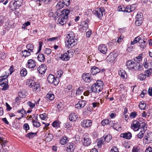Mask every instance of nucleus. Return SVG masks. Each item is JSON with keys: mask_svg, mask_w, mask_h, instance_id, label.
I'll list each match as a JSON object with an SVG mask.
<instances>
[{"mask_svg": "<svg viewBox=\"0 0 152 152\" xmlns=\"http://www.w3.org/2000/svg\"><path fill=\"white\" fill-rule=\"evenodd\" d=\"M75 34L73 31H70L68 32L65 42L66 47L69 49L70 48L77 44V40L75 39Z\"/></svg>", "mask_w": 152, "mask_h": 152, "instance_id": "f257e3e1", "label": "nucleus"}, {"mask_svg": "<svg viewBox=\"0 0 152 152\" xmlns=\"http://www.w3.org/2000/svg\"><path fill=\"white\" fill-rule=\"evenodd\" d=\"M70 12L69 10L64 9L60 12L61 14H59L60 17L57 20L58 24L63 26L65 24L67 21L68 16Z\"/></svg>", "mask_w": 152, "mask_h": 152, "instance_id": "f03ea898", "label": "nucleus"}, {"mask_svg": "<svg viewBox=\"0 0 152 152\" xmlns=\"http://www.w3.org/2000/svg\"><path fill=\"white\" fill-rule=\"evenodd\" d=\"M104 83L103 82L98 80L96 83L91 86V92L94 93H98L103 88Z\"/></svg>", "mask_w": 152, "mask_h": 152, "instance_id": "7ed1b4c3", "label": "nucleus"}, {"mask_svg": "<svg viewBox=\"0 0 152 152\" xmlns=\"http://www.w3.org/2000/svg\"><path fill=\"white\" fill-rule=\"evenodd\" d=\"M9 75L7 72H5V75L0 77V85L2 88V90H6L8 88V79H7Z\"/></svg>", "mask_w": 152, "mask_h": 152, "instance_id": "20e7f679", "label": "nucleus"}, {"mask_svg": "<svg viewBox=\"0 0 152 152\" xmlns=\"http://www.w3.org/2000/svg\"><path fill=\"white\" fill-rule=\"evenodd\" d=\"M126 65L130 70L140 71L142 68L140 63L134 62L132 60L128 61L126 63Z\"/></svg>", "mask_w": 152, "mask_h": 152, "instance_id": "39448f33", "label": "nucleus"}, {"mask_svg": "<svg viewBox=\"0 0 152 152\" xmlns=\"http://www.w3.org/2000/svg\"><path fill=\"white\" fill-rule=\"evenodd\" d=\"M143 141L145 144L152 142V132L149 131L146 132L144 135Z\"/></svg>", "mask_w": 152, "mask_h": 152, "instance_id": "423d86ee", "label": "nucleus"}, {"mask_svg": "<svg viewBox=\"0 0 152 152\" xmlns=\"http://www.w3.org/2000/svg\"><path fill=\"white\" fill-rule=\"evenodd\" d=\"M82 138V142L84 146H87L90 145L91 142V140L88 134H85L83 135Z\"/></svg>", "mask_w": 152, "mask_h": 152, "instance_id": "0eeeda50", "label": "nucleus"}, {"mask_svg": "<svg viewBox=\"0 0 152 152\" xmlns=\"http://www.w3.org/2000/svg\"><path fill=\"white\" fill-rule=\"evenodd\" d=\"M47 80L49 83L53 84L55 86L57 85L59 82L58 78L55 77L54 75H48Z\"/></svg>", "mask_w": 152, "mask_h": 152, "instance_id": "6e6552de", "label": "nucleus"}, {"mask_svg": "<svg viewBox=\"0 0 152 152\" xmlns=\"http://www.w3.org/2000/svg\"><path fill=\"white\" fill-rule=\"evenodd\" d=\"M104 10L103 8H96L95 10L92 12V13L96 16L99 18H101L103 16V12H104Z\"/></svg>", "mask_w": 152, "mask_h": 152, "instance_id": "1a4fd4ad", "label": "nucleus"}, {"mask_svg": "<svg viewBox=\"0 0 152 152\" xmlns=\"http://www.w3.org/2000/svg\"><path fill=\"white\" fill-rule=\"evenodd\" d=\"M82 78L86 83H90L92 80L91 75L89 73H83L82 75Z\"/></svg>", "mask_w": 152, "mask_h": 152, "instance_id": "9d476101", "label": "nucleus"}, {"mask_svg": "<svg viewBox=\"0 0 152 152\" xmlns=\"http://www.w3.org/2000/svg\"><path fill=\"white\" fill-rule=\"evenodd\" d=\"M29 86L32 88L34 91H39L40 90V85L38 84H36L34 81H32L30 83Z\"/></svg>", "mask_w": 152, "mask_h": 152, "instance_id": "9b49d317", "label": "nucleus"}, {"mask_svg": "<svg viewBox=\"0 0 152 152\" xmlns=\"http://www.w3.org/2000/svg\"><path fill=\"white\" fill-rule=\"evenodd\" d=\"M23 0H15L11 5L12 10H16L18 9L22 4Z\"/></svg>", "mask_w": 152, "mask_h": 152, "instance_id": "f8f14e48", "label": "nucleus"}, {"mask_svg": "<svg viewBox=\"0 0 152 152\" xmlns=\"http://www.w3.org/2000/svg\"><path fill=\"white\" fill-rule=\"evenodd\" d=\"M144 61L143 65L145 68L146 69H152V60L149 59L147 60V58H145Z\"/></svg>", "mask_w": 152, "mask_h": 152, "instance_id": "ddd939ff", "label": "nucleus"}, {"mask_svg": "<svg viewBox=\"0 0 152 152\" xmlns=\"http://www.w3.org/2000/svg\"><path fill=\"white\" fill-rule=\"evenodd\" d=\"M131 129L135 131H138L140 128V122L137 120L133 121L131 124Z\"/></svg>", "mask_w": 152, "mask_h": 152, "instance_id": "4468645a", "label": "nucleus"}, {"mask_svg": "<svg viewBox=\"0 0 152 152\" xmlns=\"http://www.w3.org/2000/svg\"><path fill=\"white\" fill-rule=\"evenodd\" d=\"M117 55L115 53H111L106 58L108 62H113L117 56Z\"/></svg>", "mask_w": 152, "mask_h": 152, "instance_id": "2eb2a0df", "label": "nucleus"}, {"mask_svg": "<svg viewBox=\"0 0 152 152\" xmlns=\"http://www.w3.org/2000/svg\"><path fill=\"white\" fill-rule=\"evenodd\" d=\"M47 69V66L45 64H41L37 68V70L39 74L41 75L44 74Z\"/></svg>", "mask_w": 152, "mask_h": 152, "instance_id": "dca6fc26", "label": "nucleus"}, {"mask_svg": "<svg viewBox=\"0 0 152 152\" xmlns=\"http://www.w3.org/2000/svg\"><path fill=\"white\" fill-rule=\"evenodd\" d=\"M92 122L89 120H83L81 122V125L84 128H88L91 125Z\"/></svg>", "mask_w": 152, "mask_h": 152, "instance_id": "f3484780", "label": "nucleus"}, {"mask_svg": "<svg viewBox=\"0 0 152 152\" xmlns=\"http://www.w3.org/2000/svg\"><path fill=\"white\" fill-rule=\"evenodd\" d=\"M36 61L34 60L30 59L28 60L26 66L29 68H33L36 66Z\"/></svg>", "mask_w": 152, "mask_h": 152, "instance_id": "a211bd4d", "label": "nucleus"}, {"mask_svg": "<svg viewBox=\"0 0 152 152\" xmlns=\"http://www.w3.org/2000/svg\"><path fill=\"white\" fill-rule=\"evenodd\" d=\"M87 102L85 100H80L75 105L76 108L80 109L84 107Z\"/></svg>", "mask_w": 152, "mask_h": 152, "instance_id": "6ab92c4d", "label": "nucleus"}, {"mask_svg": "<svg viewBox=\"0 0 152 152\" xmlns=\"http://www.w3.org/2000/svg\"><path fill=\"white\" fill-rule=\"evenodd\" d=\"M69 51L67 50L66 53L61 54L59 58L62 61H67L69 60L70 58L69 56Z\"/></svg>", "mask_w": 152, "mask_h": 152, "instance_id": "aec40b11", "label": "nucleus"}, {"mask_svg": "<svg viewBox=\"0 0 152 152\" xmlns=\"http://www.w3.org/2000/svg\"><path fill=\"white\" fill-rule=\"evenodd\" d=\"M120 136L125 139L130 140L132 138V134L129 132L125 133H122L120 134Z\"/></svg>", "mask_w": 152, "mask_h": 152, "instance_id": "412c9836", "label": "nucleus"}, {"mask_svg": "<svg viewBox=\"0 0 152 152\" xmlns=\"http://www.w3.org/2000/svg\"><path fill=\"white\" fill-rule=\"evenodd\" d=\"M67 149L66 150L68 152H72L75 149V145L73 143H69L67 144Z\"/></svg>", "mask_w": 152, "mask_h": 152, "instance_id": "4be33fe9", "label": "nucleus"}, {"mask_svg": "<svg viewBox=\"0 0 152 152\" xmlns=\"http://www.w3.org/2000/svg\"><path fill=\"white\" fill-rule=\"evenodd\" d=\"M135 4H133L132 5H128L126 6V12H130L134 11L136 8Z\"/></svg>", "mask_w": 152, "mask_h": 152, "instance_id": "5701e85b", "label": "nucleus"}, {"mask_svg": "<svg viewBox=\"0 0 152 152\" xmlns=\"http://www.w3.org/2000/svg\"><path fill=\"white\" fill-rule=\"evenodd\" d=\"M31 52L27 50H23L21 52V56L24 58H26L29 56L31 55Z\"/></svg>", "mask_w": 152, "mask_h": 152, "instance_id": "b1692460", "label": "nucleus"}, {"mask_svg": "<svg viewBox=\"0 0 152 152\" xmlns=\"http://www.w3.org/2000/svg\"><path fill=\"white\" fill-rule=\"evenodd\" d=\"M64 3L61 1H59L58 2L57 4L56 5V9H57V15L58 16V13H59V14H60L59 12H61L60 11H58V10H59L60 9H61L62 8L64 7Z\"/></svg>", "mask_w": 152, "mask_h": 152, "instance_id": "393cba45", "label": "nucleus"}, {"mask_svg": "<svg viewBox=\"0 0 152 152\" xmlns=\"http://www.w3.org/2000/svg\"><path fill=\"white\" fill-rule=\"evenodd\" d=\"M78 116L75 113H71L69 116V119L70 121H76Z\"/></svg>", "mask_w": 152, "mask_h": 152, "instance_id": "a878e982", "label": "nucleus"}, {"mask_svg": "<svg viewBox=\"0 0 152 152\" xmlns=\"http://www.w3.org/2000/svg\"><path fill=\"white\" fill-rule=\"evenodd\" d=\"M118 74L120 76L124 79H126L127 77V75L125 71L123 69H120L118 71Z\"/></svg>", "mask_w": 152, "mask_h": 152, "instance_id": "bb28decb", "label": "nucleus"}, {"mask_svg": "<svg viewBox=\"0 0 152 152\" xmlns=\"http://www.w3.org/2000/svg\"><path fill=\"white\" fill-rule=\"evenodd\" d=\"M91 73L93 75H94L100 72L99 69L96 66H93L91 69Z\"/></svg>", "mask_w": 152, "mask_h": 152, "instance_id": "cd10ccee", "label": "nucleus"}, {"mask_svg": "<svg viewBox=\"0 0 152 152\" xmlns=\"http://www.w3.org/2000/svg\"><path fill=\"white\" fill-rule=\"evenodd\" d=\"M146 41L147 40H145L142 39L141 40V41L139 42L140 46L141 48L144 49L146 47L147 45Z\"/></svg>", "mask_w": 152, "mask_h": 152, "instance_id": "c85d7f7f", "label": "nucleus"}, {"mask_svg": "<svg viewBox=\"0 0 152 152\" xmlns=\"http://www.w3.org/2000/svg\"><path fill=\"white\" fill-rule=\"evenodd\" d=\"M45 136L46 137L45 139L48 142L50 141L53 137V134L50 133H46Z\"/></svg>", "mask_w": 152, "mask_h": 152, "instance_id": "c756f323", "label": "nucleus"}, {"mask_svg": "<svg viewBox=\"0 0 152 152\" xmlns=\"http://www.w3.org/2000/svg\"><path fill=\"white\" fill-rule=\"evenodd\" d=\"M46 98L49 99L50 100H53L54 99V95L51 92H50L48 93L46 95Z\"/></svg>", "mask_w": 152, "mask_h": 152, "instance_id": "7c9ffc66", "label": "nucleus"}, {"mask_svg": "<svg viewBox=\"0 0 152 152\" xmlns=\"http://www.w3.org/2000/svg\"><path fill=\"white\" fill-rule=\"evenodd\" d=\"M146 107V104L145 103V102L143 101H141L139 105V108L141 110H145V107Z\"/></svg>", "mask_w": 152, "mask_h": 152, "instance_id": "2f4dec72", "label": "nucleus"}, {"mask_svg": "<svg viewBox=\"0 0 152 152\" xmlns=\"http://www.w3.org/2000/svg\"><path fill=\"white\" fill-rule=\"evenodd\" d=\"M68 141L67 137L66 136L63 137L60 140V143L62 145L65 144Z\"/></svg>", "mask_w": 152, "mask_h": 152, "instance_id": "473e14b6", "label": "nucleus"}, {"mask_svg": "<svg viewBox=\"0 0 152 152\" xmlns=\"http://www.w3.org/2000/svg\"><path fill=\"white\" fill-rule=\"evenodd\" d=\"M140 127H141V130L145 131L147 129V126L146 124L144 122L140 123Z\"/></svg>", "mask_w": 152, "mask_h": 152, "instance_id": "72a5a7b5", "label": "nucleus"}, {"mask_svg": "<svg viewBox=\"0 0 152 152\" xmlns=\"http://www.w3.org/2000/svg\"><path fill=\"white\" fill-rule=\"evenodd\" d=\"M27 50L30 51L31 52L33 53V50L34 49V46L33 45L31 44H27L26 46Z\"/></svg>", "mask_w": 152, "mask_h": 152, "instance_id": "f704fd0d", "label": "nucleus"}, {"mask_svg": "<svg viewBox=\"0 0 152 152\" xmlns=\"http://www.w3.org/2000/svg\"><path fill=\"white\" fill-rule=\"evenodd\" d=\"M37 59L39 61H44L45 60V57L44 55L42 53L39 54L37 56Z\"/></svg>", "mask_w": 152, "mask_h": 152, "instance_id": "c9c22d12", "label": "nucleus"}, {"mask_svg": "<svg viewBox=\"0 0 152 152\" xmlns=\"http://www.w3.org/2000/svg\"><path fill=\"white\" fill-rule=\"evenodd\" d=\"M104 141V137H103L101 138L97 142V146L99 148H100L101 147V145L103 144V142Z\"/></svg>", "mask_w": 152, "mask_h": 152, "instance_id": "e433bc0d", "label": "nucleus"}, {"mask_svg": "<svg viewBox=\"0 0 152 152\" xmlns=\"http://www.w3.org/2000/svg\"><path fill=\"white\" fill-rule=\"evenodd\" d=\"M142 59V54H140V55L136 57L134 59V60L136 63H139L141 61Z\"/></svg>", "mask_w": 152, "mask_h": 152, "instance_id": "4c0bfd02", "label": "nucleus"}, {"mask_svg": "<svg viewBox=\"0 0 152 152\" xmlns=\"http://www.w3.org/2000/svg\"><path fill=\"white\" fill-rule=\"evenodd\" d=\"M117 10L118 11H122L126 12L127 9H126V7H125L124 6L122 5L118 6Z\"/></svg>", "mask_w": 152, "mask_h": 152, "instance_id": "58836bf2", "label": "nucleus"}, {"mask_svg": "<svg viewBox=\"0 0 152 152\" xmlns=\"http://www.w3.org/2000/svg\"><path fill=\"white\" fill-rule=\"evenodd\" d=\"M98 49L100 52L104 54V46L103 45L101 44L99 45L98 47Z\"/></svg>", "mask_w": 152, "mask_h": 152, "instance_id": "ea45409f", "label": "nucleus"}, {"mask_svg": "<svg viewBox=\"0 0 152 152\" xmlns=\"http://www.w3.org/2000/svg\"><path fill=\"white\" fill-rule=\"evenodd\" d=\"M143 15L141 12H138L137 13V15L136 16V18L138 20H143Z\"/></svg>", "mask_w": 152, "mask_h": 152, "instance_id": "a19ab883", "label": "nucleus"}, {"mask_svg": "<svg viewBox=\"0 0 152 152\" xmlns=\"http://www.w3.org/2000/svg\"><path fill=\"white\" fill-rule=\"evenodd\" d=\"M26 92L22 90L19 91L18 93V96L21 98H24L26 95Z\"/></svg>", "mask_w": 152, "mask_h": 152, "instance_id": "79ce46f5", "label": "nucleus"}, {"mask_svg": "<svg viewBox=\"0 0 152 152\" xmlns=\"http://www.w3.org/2000/svg\"><path fill=\"white\" fill-rule=\"evenodd\" d=\"M32 123L34 126L38 128L40 126V124L39 122L36 121L34 119H32Z\"/></svg>", "mask_w": 152, "mask_h": 152, "instance_id": "37998d69", "label": "nucleus"}, {"mask_svg": "<svg viewBox=\"0 0 152 152\" xmlns=\"http://www.w3.org/2000/svg\"><path fill=\"white\" fill-rule=\"evenodd\" d=\"M36 134V133H33L32 132H30L28 133L26 135L27 137L30 139L33 138Z\"/></svg>", "mask_w": 152, "mask_h": 152, "instance_id": "c03bdc74", "label": "nucleus"}, {"mask_svg": "<svg viewBox=\"0 0 152 152\" xmlns=\"http://www.w3.org/2000/svg\"><path fill=\"white\" fill-rule=\"evenodd\" d=\"M27 72L26 69L25 68H23L20 72V74L22 76H25L26 75Z\"/></svg>", "mask_w": 152, "mask_h": 152, "instance_id": "a18cd8bd", "label": "nucleus"}, {"mask_svg": "<svg viewBox=\"0 0 152 152\" xmlns=\"http://www.w3.org/2000/svg\"><path fill=\"white\" fill-rule=\"evenodd\" d=\"M145 131L141 130L137 134V137L139 139L142 138L144 136V134L145 133Z\"/></svg>", "mask_w": 152, "mask_h": 152, "instance_id": "49530a36", "label": "nucleus"}, {"mask_svg": "<svg viewBox=\"0 0 152 152\" xmlns=\"http://www.w3.org/2000/svg\"><path fill=\"white\" fill-rule=\"evenodd\" d=\"M146 78V76L145 74H144L142 73H141L139 75L138 77V79H139L140 80H143Z\"/></svg>", "mask_w": 152, "mask_h": 152, "instance_id": "de8ad7c7", "label": "nucleus"}, {"mask_svg": "<svg viewBox=\"0 0 152 152\" xmlns=\"http://www.w3.org/2000/svg\"><path fill=\"white\" fill-rule=\"evenodd\" d=\"M137 116V112L136 111H133L131 112L129 115V117L131 118H135Z\"/></svg>", "mask_w": 152, "mask_h": 152, "instance_id": "09e8293b", "label": "nucleus"}, {"mask_svg": "<svg viewBox=\"0 0 152 152\" xmlns=\"http://www.w3.org/2000/svg\"><path fill=\"white\" fill-rule=\"evenodd\" d=\"M83 91V87H79L77 90L76 94L77 95H80Z\"/></svg>", "mask_w": 152, "mask_h": 152, "instance_id": "8fccbe9b", "label": "nucleus"}, {"mask_svg": "<svg viewBox=\"0 0 152 152\" xmlns=\"http://www.w3.org/2000/svg\"><path fill=\"white\" fill-rule=\"evenodd\" d=\"M17 112L22 114V117H23L24 116H25L26 115V111L24 110L23 108L20 110H18Z\"/></svg>", "mask_w": 152, "mask_h": 152, "instance_id": "3c124183", "label": "nucleus"}, {"mask_svg": "<svg viewBox=\"0 0 152 152\" xmlns=\"http://www.w3.org/2000/svg\"><path fill=\"white\" fill-rule=\"evenodd\" d=\"M152 73V69H148L145 72V75L147 77H149Z\"/></svg>", "mask_w": 152, "mask_h": 152, "instance_id": "603ef678", "label": "nucleus"}, {"mask_svg": "<svg viewBox=\"0 0 152 152\" xmlns=\"http://www.w3.org/2000/svg\"><path fill=\"white\" fill-rule=\"evenodd\" d=\"M143 20H138L136 19L135 21V24L137 26H140L143 22Z\"/></svg>", "mask_w": 152, "mask_h": 152, "instance_id": "864d4df0", "label": "nucleus"}, {"mask_svg": "<svg viewBox=\"0 0 152 152\" xmlns=\"http://www.w3.org/2000/svg\"><path fill=\"white\" fill-rule=\"evenodd\" d=\"M88 27V24L87 22H85L82 27V29L83 31H86Z\"/></svg>", "mask_w": 152, "mask_h": 152, "instance_id": "5fc2aeb1", "label": "nucleus"}, {"mask_svg": "<svg viewBox=\"0 0 152 152\" xmlns=\"http://www.w3.org/2000/svg\"><path fill=\"white\" fill-rule=\"evenodd\" d=\"M4 18L3 16H0V26H2L4 23Z\"/></svg>", "mask_w": 152, "mask_h": 152, "instance_id": "6e6d98bb", "label": "nucleus"}, {"mask_svg": "<svg viewBox=\"0 0 152 152\" xmlns=\"http://www.w3.org/2000/svg\"><path fill=\"white\" fill-rule=\"evenodd\" d=\"M139 147L136 146H134L133 147L132 152H139Z\"/></svg>", "mask_w": 152, "mask_h": 152, "instance_id": "4d7b16f0", "label": "nucleus"}, {"mask_svg": "<svg viewBox=\"0 0 152 152\" xmlns=\"http://www.w3.org/2000/svg\"><path fill=\"white\" fill-rule=\"evenodd\" d=\"M63 71L62 70H59L57 72V77L58 78L60 77L63 74Z\"/></svg>", "mask_w": 152, "mask_h": 152, "instance_id": "13d9d810", "label": "nucleus"}, {"mask_svg": "<svg viewBox=\"0 0 152 152\" xmlns=\"http://www.w3.org/2000/svg\"><path fill=\"white\" fill-rule=\"evenodd\" d=\"M40 118L44 120L46 119L47 116V114L45 113L41 114L39 115Z\"/></svg>", "mask_w": 152, "mask_h": 152, "instance_id": "bf43d9fd", "label": "nucleus"}, {"mask_svg": "<svg viewBox=\"0 0 152 152\" xmlns=\"http://www.w3.org/2000/svg\"><path fill=\"white\" fill-rule=\"evenodd\" d=\"M51 53V50L49 48H46L44 50V53L48 55Z\"/></svg>", "mask_w": 152, "mask_h": 152, "instance_id": "052dcab7", "label": "nucleus"}, {"mask_svg": "<svg viewBox=\"0 0 152 152\" xmlns=\"http://www.w3.org/2000/svg\"><path fill=\"white\" fill-rule=\"evenodd\" d=\"M52 125L53 127H57L59 126V124L57 121H55L52 123Z\"/></svg>", "mask_w": 152, "mask_h": 152, "instance_id": "680f3d73", "label": "nucleus"}, {"mask_svg": "<svg viewBox=\"0 0 152 152\" xmlns=\"http://www.w3.org/2000/svg\"><path fill=\"white\" fill-rule=\"evenodd\" d=\"M92 34L91 30L90 29H88V31L86 32V37L87 38L90 37Z\"/></svg>", "mask_w": 152, "mask_h": 152, "instance_id": "e2e57ef3", "label": "nucleus"}, {"mask_svg": "<svg viewBox=\"0 0 152 152\" xmlns=\"http://www.w3.org/2000/svg\"><path fill=\"white\" fill-rule=\"evenodd\" d=\"M71 123L70 122H67L65 124V127L67 129L69 128L72 127Z\"/></svg>", "mask_w": 152, "mask_h": 152, "instance_id": "0e129e2a", "label": "nucleus"}, {"mask_svg": "<svg viewBox=\"0 0 152 152\" xmlns=\"http://www.w3.org/2000/svg\"><path fill=\"white\" fill-rule=\"evenodd\" d=\"M123 145L126 148H129L130 147V142H125L123 144Z\"/></svg>", "mask_w": 152, "mask_h": 152, "instance_id": "69168bd1", "label": "nucleus"}, {"mask_svg": "<svg viewBox=\"0 0 152 152\" xmlns=\"http://www.w3.org/2000/svg\"><path fill=\"white\" fill-rule=\"evenodd\" d=\"M30 22L29 21H27L26 23H24L22 26V28L25 29L26 27L30 25Z\"/></svg>", "mask_w": 152, "mask_h": 152, "instance_id": "338daca9", "label": "nucleus"}, {"mask_svg": "<svg viewBox=\"0 0 152 152\" xmlns=\"http://www.w3.org/2000/svg\"><path fill=\"white\" fill-rule=\"evenodd\" d=\"M99 102H93L92 104V107H93L94 108H95L96 107H98L99 106Z\"/></svg>", "mask_w": 152, "mask_h": 152, "instance_id": "774afa93", "label": "nucleus"}]
</instances>
